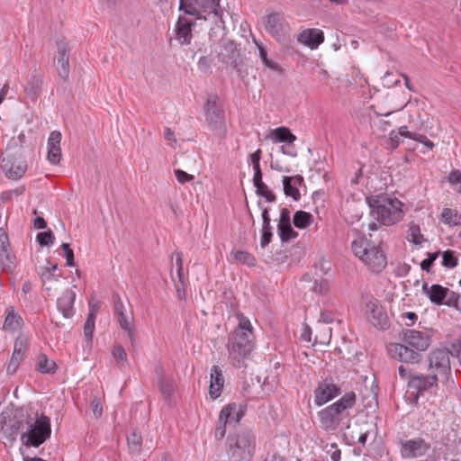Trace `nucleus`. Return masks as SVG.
I'll return each instance as SVG.
<instances>
[{
	"instance_id": "obj_1",
	"label": "nucleus",
	"mask_w": 461,
	"mask_h": 461,
	"mask_svg": "<svg viewBox=\"0 0 461 461\" xmlns=\"http://www.w3.org/2000/svg\"><path fill=\"white\" fill-rule=\"evenodd\" d=\"M370 213L374 219L385 226L399 222L404 216L403 203L387 194H380L366 198Z\"/></svg>"
},
{
	"instance_id": "obj_2",
	"label": "nucleus",
	"mask_w": 461,
	"mask_h": 461,
	"mask_svg": "<svg viewBox=\"0 0 461 461\" xmlns=\"http://www.w3.org/2000/svg\"><path fill=\"white\" fill-rule=\"evenodd\" d=\"M356 393L348 392L339 400L321 410L318 412L321 427L326 431H335L340 422L348 418L349 411L356 405Z\"/></svg>"
},
{
	"instance_id": "obj_3",
	"label": "nucleus",
	"mask_w": 461,
	"mask_h": 461,
	"mask_svg": "<svg viewBox=\"0 0 461 461\" xmlns=\"http://www.w3.org/2000/svg\"><path fill=\"white\" fill-rule=\"evenodd\" d=\"M351 249L367 268L375 274L380 273L387 265V258L379 246L365 236H359L351 243Z\"/></svg>"
},
{
	"instance_id": "obj_4",
	"label": "nucleus",
	"mask_w": 461,
	"mask_h": 461,
	"mask_svg": "<svg viewBox=\"0 0 461 461\" xmlns=\"http://www.w3.org/2000/svg\"><path fill=\"white\" fill-rule=\"evenodd\" d=\"M51 434L50 419L38 411L32 413L26 430L21 434V440L27 447H39Z\"/></svg>"
},
{
	"instance_id": "obj_5",
	"label": "nucleus",
	"mask_w": 461,
	"mask_h": 461,
	"mask_svg": "<svg viewBox=\"0 0 461 461\" xmlns=\"http://www.w3.org/2000/svg\"><path fill=\"white\" fill-rule=\"evenodd\" d=\"M252 330H234L230 335L228 350L232 364L236 368L246 366L245 360L249 357L254 348Z\"/></svg>"
},
{
	"instance_id": "obj_6",
	"label": "nucleus",
	"mask_w": 461,
	"mask_h": 461,
	"mask_svg": "<svg viewBox=\"0 0 461 461\" xmlns=\"http://www.w3.org/2000/svg\"><path fill=\"white\" fill-rule=\"evenodd\" d=\"M32 413L24 412L23 410L3 411L0 413V432L4 436L14 441L18 433L26 428Z\"/></svg>"
},
{
	"instance_id": "obj_7",
	"label": "nucleus",
	"mask_w": 461,
	"mask_h": 461,
	"mask_svg": "<svg viewBox=\"0 0 461 461\" xmlns=\"http://www.w3.org/2000/svg\"><path fill=\"white\" fill-rule=\"evenodd\" d=\"M221 0H180L179 10L185 14L201 19L203 13L213 14L215 17L221 18L223 8Z\"/></svg>"
},
{
	"instance_id": "obj_8",
	"label": "nucleus",
	"mask_w": 461,
	"mask_h": 461,
	"mask_svg": "<svg viewBox=\"0 0 461 461\" xmlns=\"http://www.w3.org/2000/svg\"><path fill=\"white\" fill-rule=\"evenodd\" d=\"M450 357L452 348H436L428 355V370L432 374H438V377L447 380L451 375Z\"/></svg>"
},
{
	"instance_id": "obj_9",
	"label": "nucleus",
	"mask_w": 461,
	"mask_h": 461,
	"mask_svg": "<svg viewBox=\"0 0 461 461\" xmlns=\"http://www.w3.org/2000/svg\"><path fill=\"white\" fill-rule=\"evenodd\" d=\"M205 120L211 131L221 137L226 133L224 111L217 96L209 97L204 105Z\"/></svg>"
},
{
	"instance_id": "obj_10",
	"label": "nucleus",
	"mask_w": 461,
	"mask_h": 461,
	"mask_svg": "<svg viewBox=\"0 0 461 461\" xmlns=\"http://www.w3.org/2000/svg\"><path fill=\"white\" fill-rule=\"evenodd\" d=\"M265 30L279 42H285L289 38V24L282 13L272 12L263 17Z\"/></svg>"
},
{
	"instance_id": "obj_11",
	"label": "nucleus",
	"mask_w": 461,
	"mask_h": 461,
	"mask_svg": "<svg viewBox=\"0 0 461 461\" xmlns=\"http://www.w3.org/2000/svg\"><path fill=\"white\" fill-rule=\"evenodd\" d=\"M389 357L398 362L409 365L419 364L422 360L421 353L403 343H389L386 347Z\"/></svg>"
},
{
	"instance_id": "obj_12",
	"label": "nucleus",
	"mask_w": 461,
	"mask_h": 461,
	"mask_svg": "<svg viewBox=\"0 0 461 461\" xmlns=\"http://www.w3.org/2000/svg\"><path fill=\"white\" fill-rule=\"evenodd\" d=\"M428 297L430 302L436 305H447L448 307H455L460 311L458 301L461 297L459 293L449 290L440 285H432L429 286Z\"/></svg>"
},
{
	"instance_id": "obj_13",
	"label": "nucleus",
	"mask_w": 461,
	"mask_h": 461,
	"mask_svg": "<svg viewBox=\"0 0 461 461\" xmlns=\"http://www.w3.org/2000/svg\"><path fill=\"white\" fill-rule=\"evenodd\" d=\"M401 454L405 458H417L428 453L431 444L420 437L411 439H402Z\"/></svg>"
},
{
	"instance_id": "obj_14",
	"label": "nucleus",
	"mask_w": 461,
	"mask_h": 461,
	"mask_svg": "<svg viewBox=\"0 0 461 461\" xmlns=\"http://www.w3.org/2000/svg\"><path fill=\"white\" fill-rule=\"evenodd\" d=\"M439 378L438 374L429 372L428 375L414 374L408 381V387L416 392V395H423L425 392L438 388Z\"/></svg>"
},
{
	"instance_id": "obj_15",
	"label": "nucleus",
	"mask_w": 461,
	"mask_h": 461,
	"mask_svg": "<svg viewBox=\"0 0 461 461\" xmlns=\"http://www.w3.org/2000/svg\"><path fill=\"white\" fill-rule=\"evenodd\" d=\"M43 76L34 70L26 79L23 86V98L37 103L43 92Z\"/></svg>"
},
{
	"instance_id": "obj_16",
	"label": "nucleus",
	"mask_w": 461,
	"mask_h": 461,
	"mask_svg": "<svg viewBox=\"0 0 461 461\" xmlns=\"http://www.w3.org/2000/svg\"><path fill=\"white\" fill-rule=\"evenodd\" d=\"M402 342L418 352L426 351L430 345V338L426 333L415 330H405L400 334Z\"/></svg>"
},
{
	"instance_id": "obj_17",
	"label": "nucleus",
	"mask_w": 461,
	"mask_h": 461,
	"mask_svg": "<svg viewBox=\"0 0 461 461\" xmlns=\"http://www.w3.org/2000/svg\"><path fill=\"white\" fill-rule=\"evenodd\" d=\"M366 313L369 321L381 330L389 327L388 316L377 301H370L366 304Z\"/></svg>"
},
{
	"instance_id": "obj_18",
	"label": "nucleus",
	"mask_w": 461,
	"mask_h": 461,
	"mask_svg": "<svg viewBox=\"0 0 461 461\" xmlns=\"http://www.w3.org/2000/svg\"><path fill=\"white\" fill-rule=\"evenodd\" d=\"M219 57L222 62L240 72L242 58L240 50L237 49V44L233 41H228L223 44Z\"/></svg>"
},
{
	"instance_id": "obj_19",
	"label": "nucleus",
	"mask_w": 461,
	"mask_h": 461,
	"mask_svg": "<svg viewBox=\"0 0 461 461\" xmlns=\"http://www.w3.org/2000/svg\"><path fill=\"white\" fill-rule=\"evenodd\" d=\"M340 393L341 390L337 384L323 381L314 391V402L316 405L321 406Z\"/></svg>"
},
{
	"instance_id": "obj_20",
	"label": "nucleus",
	"mask_w": 461,
	"mask_h": 461,
	"mask_svg": "<svg viewBox=\"0 0 461 461\" xmlns=\"http://www.w3.org/2000/svg\"><path fill=\"white\" fill-rule=\"evenodd\" d=\"M56 43L59 54L56 62V69L59 77L65 81L68 78L70 73L69 49L68 47V43L62 40H57Z\"/></svg>"
},
{
	"instance_id": "obj_21",
	"label": "nucleus",
	"mask_w": 461,
	"mask_h": 461,
	"mask_svg": "<svg viewBox=\"0 0 461 461\" xmlns=\"http://www.w3.org/2000/svg\"><path fill=\"white\" fill-rule=\"evenodd\" d=\"M195 25V20L180 15L175 26L176 39L182 45L191 43L193 33L192 28Z\"/></svg>"
},
{
	"instance_id": "obj_22",
	"label": "nucleus",
	"mask_w": 461,
	"mask_h": 461,
	"mask_svg": "<svg viewBox=\"0 0 461 461\" xmlns=\"http://www.w3.org/2000/svg\"><path fill=\"white\" fill-rule=\"evenodd\" d=\"M297 41L311 50H315L324 41V33L320 29H305L299 33Z\"/></svg>"
},
{
	"instance_id": "obj_23",
	"label": "nucleus",
	"mask_w": 461,
	"mask_h": 461,
	"mask_svg": "<svg viewBox=\"0 0 461 461\" xmlns=\"http://www.w3.org/2000/svg\"><path fill=\"white\" fill-rule=\"evenodd\" d=\"M244 412L245 411L241 405L230 402L221 411L219 418L221 421L224 420L226 423L233 422L237 424L243 417Z\"/></svg>"
},
{
	"instance_id": "obj_24",
	"label": "nucleus",
	"mask_w": 461,
	"mask_h": 461,
	"mask_svg": "<svg viewBox=\"0 0 461 461\" xmlns=\"http://www.w3.org/2000/svg\"><path fill=\"white\" fill-rule=\"evenodd\" d=\"M76 299V293L71 290H66L57 300V308L62 316L66 319L71 318L74 314L73 304Z\"/></svg>"
},
{
	"instance_id": "obj_25",
	"label": "nucleus",
	"mask_w": 461,
	"mask_h": 461,
	"mask_svg": "<svg viewBox=\"0 0 461 461\" xmlns=\"http://www.w3.org/2000/svg\"><path fill=\"white\" fill-rule=\"evenodd\" d=\"M224 377L221 367L218 366H212L211 369V381L209 393L212 399L218 398L223 388Z\"/></svg>"
},
{
	"instance_id": "obj_26",
	"label": "nucleus",
	"mask_w": 461,
	"mask_h": 461,
	"mask_svg": "<svg viewBox=\"0 0 461 461\" xmlns=\"http://www.w3.org/2000/svg\"><path fill=\"white\" fill-rule=\"evenodd\" d=\"M258 207L262 209V234L260 239V246L266 248L270 242L273 237L272 228L270 225L269 210L267 207H262L260 202L258 203Z\"/></svg>"
},
{
	"instance_id": "obj_27",
	"label": "nucleus",
	"mask_w": 461,
	"mask_h": 461,
	"mask_svg": "<svg viewBox=\"0 0 461 461\" xmlns=\"http://www.w3.org/2000/svg\"><path fill=\"white\" fill-rule=\"evenodd\" d=\"M2 167L6 176L14 179L21 178L26 171V165H15L13 158H3Z\"/></svg>"
},
{
	"instance_id": "obj_28",
	"label": "nucleus",
	"mask_w": 461,
	"mask_h": 461,
	"mask_svg": "<svg viewBox=\"0 0 461 461\" xmlns=\"http://www.w3.org/2000/svg\"><path fill=\"white\" fill-rule=\"evenodd\" d=\"M230 439H232V443L239 446V447H243L252 452L255 451L256 438L254 434L249 429L240 431L235 438H230Z\"/></svg>"
},
{
	"instance_id": "obj_29",
	"label": "nucleus",
	"mask_w": 461,
	"mask_h": 461,
	"mask_svg": "<svg viewBox=\"0 0 461 461\" xmlns=\"http://www.w3.org/2000/svg\"><path fill=\"white\" fill-rule=\"evenodd\" d=\"M113 312L114 315L117 318L119 325H124L127 327L128 321H133V317L131 314H126V309L120 295L117 293L113 294Z\"/></svg>"
},
{
	"instance_id": "obj_30",
	"label": "nucleus",
	"mask_w": 461,
	"mask_h": 461,
	"mask_svg": "<svg viewBox=\"0 0 461 461\" xmlns=\"http://www.w3.org/2000/svg\"><path fill=\"white\" fill-rule=\"evenodd\" d=\"M228 441L230 442L228 450L230 461H251L254 452L243 447H239V446L232 443V439H230V437L228 438Z\"/></svg>"
},
{
	"instance_id": "obj_31",
	"label": "nucleus",
	"mask_w": 461,
	"mask_h": 461,
	"mask_svg": "<svg viewBox=\"0 0 461 461\" xmlns=\"http://www.w3.org/2000/svg\"><path fill=\"white\" fill-rule=\"evenodd\" d=\"M23 324V318L14 311L13 306H9L4 322V329L14 331L20 329Z\"/></svg>"
},
{
	"instance_id": "obj_32",
	"label": "nucleus",
	"mask_w": 461,
	"mask_h": 461,
	"mask_svg": "<svg viewBox=\"0 0 461 461\" xmlns=\"http://www.w3.org/2000/svg\"><path fill=\"white\" fill-rule=\"evenodd\" d=\"M28 347V339L24 336H19L16 338L14 346V352L11 357V361L20 365L23 359L24 352Z\"/></svg>"
},
{
	"instance_id": "obj_33",
	"label": "nucleus",
	"mask_w": 461,
	"mask_h": 461,
	"mask_svg": "<svg viewBox=\"0 0 461 461\" xmlns=\"http://www.w3.org/2000/svg\"><path fill=\"white\" fill-rule=\"evenodd\" d=\"M127 444L131 455H140L142 448V437L136 429L127 436Z\"/></svg>"
},
{
	"instance_id": "obj_34",
	"label": "nucleus",
	"mask_w": 461,
	"mask_h": 461,
	"mask_svg": "<svg viewBox=\"0 0 461 461\" xmlns=\"http://www.w3.org/2000/svg\"><path fill=\"white\" fill-rule=\"evenodd\" d=\"M255 43H256L258 50V57L260 58L264 66L272 71L281 72L282 71L281 67L274 60L268 59L267 50L266 47L263 46V44H261L259 42L255 41Z\"/></svg>"
},
{
	"instance_id": "obj_35",
	"label": "nucleus",
	"mask_w": 461,
	"mask_h": 461,
	"mask_svg": "<svg viewBox=\"0 0 461 461\" xmlns=\"http://www.w3.org/2000/svg\"><path fill=\"white\" fill-rule=\"evenodd\" d=\"M37 370L41 374H54L57 365L53 360L48 359L45 354H40L37 359Z\"/></svg>"
},
{
	"instance_id": "obj_36",
	"label": "nucleus",
	"mask_w": 461,
	"mask_h": 461,
	"mask_svg": "<svg viewBox=\"0 0 461 461\" xmlns=\"http://www.w3.org/2000/svg\"><path fill=\"white\" fill-rule=\"evenodd\" d=\"M271 137L279 142L292 143L296 137L286 127H279L271 132Z\"/></svg>"
},
{
	"instance_id": "obj_37",
	"label": "nucleus",
	"mask_w": 461,
	"mask_h": 461,
	"mask_svg": "<svg viewBox=\"0 0 461 461\" xmlns=\"http://www.w3.org/2000/svg\"><path fill=\"white\" fill-rule=\"evenodd\" d=\"M15 257L11 253L10 248L0 249V266L3 271H12L15 266Z\"/></svg>"
},
{
	"instance_id": "obj_38",
	"label": "nucleus",
	"mask_w": 461,
	"mask_h": 461,
	"mask_svg": "<svg viewBox=\"0 0 461 461\" xmlns=\"http://www.w3.org/2000/svg\"><path fill=\"white\" fill-rule=\"evenodd\" d=\"M440 220L447 225L456 226L461 223V215H458L456 210L445 208L441 212Z\"/></svg>"
},
{
	"instance_id": "obj_39",
	"label": "nucleus",
	"mask_w": 461,
	"mask_h": 461,
	"mask_svg": "<svg viewBox=\"0 0 461 461\" xmlns=\"http://www.w3.org/2000/svg\"><path fill=\"white\" fill-rule=\"evenodd\" d=\"M230 255L232 256L233 259L239 263V264H244L249 267H253L256 265V258L255 257L249 253L248 251L243 250H232L230 252Z\"/></svg>"
},
{
	"instance_id": "obj_40",
	"label": "nucleus",
	"mask_w": 461,
	"mask_h": 461,
	"mask_svg": "<svg viewBox=\"0 0 461 461\" xmlns=\"http://www.w3.org/2000/svg\"><path fill=\"white\" fill-rule=\"evenodd\" d=\"M157 373L158 375V388L161 394L167 401L170 400L171 394L173 393V385L171 382L167 381L162 373L161 368L157 369Z\"/></svg>"
},
{
	"instance_id": "obj_41",
	"label": "nucleus",
	"mask_w": 461,
	"mask_h": 461,
	"mask_svg": "<svg viewBox=\"0 0 461 461\" xmlns=\"http://www.w3.org/2000/svg\"><path fill=\"white\" fill-rule=\"evenodd\" d=\"M313 217L310 212L304 211H297L294 214L293 222L298 229H304L308 227L312 221Z\"/></svg>"
},
{
	"instance_id": "obj_42",
	"label": "nucleus",
	"mask_w": 461,
	"mask_h": 461,
	"mask_svg": "<svg viewBox=\"0 0 461 461\" xmlns=\"http://www.w3.org/2000/svg\"><path fill=\"white\" fill-rule=\"evenodd\" d=\"M284 193L286 196H291L294 201H298L301 197L300 192L294 185H293V178L284 176L283 178Z\"/></svg>"
},
{
	"instance_id": "obj_43",
	"label": "nucleus",
	"mask_w": 461,
	"mask_h": 461,
	"mask_svg": "<svg viewBox=\"0 0 461 461\" xmlns=\"http://www.w3.org/2000/svg\"><path fill=\"white\" fill-rule=\"evenodd\" d=\"M277 231L282 242H287L297 236V232L294 230L291 223L278 224Z\"/></svg>"
},
{
	"instance_id": "obj_44",
	"label": "nucleus",
	"mask_w": 461,
	"mask_h": 461,
	"mask_svg": "<svg viewBox=\"0 0 461 461\" xmlns=\"http://www.w3.org/2000/svg\"><path fill=\"white\" fill-rule=\"evenodd\" d=\"M408 234L410 237V241L415 245H420L423 241H425L423 235L420 233V228L417 224H411L409 227Z\"/></svg>"
},
{
	"instance_id": "obj_45",
	"label": "nucleus",
	"mask_w": 461,
	"mask_h": 461,
	"mask_svg": "<svg viewBox=\"0 0 461 461\" xmlns=\"http://www.w3.org/2000/svg\"><path fill=\"white\" fill-rule=\"evenodd\" d=\"M95 312H89L87 319L84 325V335L88 341H92L93 334L95 330Z\"/></svg>"
},
{
	"instance_id": "obj_46",
	"label": "nucleus",
	"mask_w": 461,
	"mask_h": 461,
	"mask_svg": "<svg viewBox=\"0 0 461 461\" xmlns=\"http://www.w3.org/2000/svg\"><path fill=\"white\" fill-rule=\"evenodd\" d=\"M206 51H202V49H198L194 54V58L198 55V53L204 54ZM212 65V59H210L208 56L202 55L198 59L197 66L200 71L202 72H208Z\"/></svg>"
},
{
	"instance_id": "obj_47",
	"label": "nucleus",
	"mask_w": 461,
	"mask_h": 461,
	"mask_svg": "<svg viewBox=\"0 0 461 461\" xmlns=\"http://www.w3.org/2000/svg\"><path fill=\"white\" fill-rule=\"evenodd\" d=\"M256 194L258 196H262L266 199L267 202L274 203L276 202V195L268 189V186L265 184H259L255 185Z\"/></svg>"
},
{
	"instance_id": "obj_48",
	"label": "nucleus",
	"mask_w": 461,
	"mask_h": 461,
	"mask_svg": "<svg viewBox=\"0 0 461 461\" xmlns=\"http://www.w3.org/2000/svg\"><path fill=\"white\" fill-rule=\"evenodd\" d=\"M311 289L317 294H326L330 289V283L327 279L321 278L320 280H315L313 282Z\"/></svg>"
},
{
	"instance_id": "obj_49",
	"label": "nucleus",
	"mask_w": 461,
	"mask_h": 461,
	"mask_svg": "<svg viewBox=\"0 0 461 461\" xmlns=\"http://www.w3.org/2000/svg\"><path fill=\"white\" fill-rule=\"evenodd\" d=\"M457 258L453 250H446L442 253V265L447 268H453L457 265Z\"/></svg>"
},
{
	"instance_id": "obj_50",
	"label": "nucleus",
	"mask_w": 461,
	"mask_h": 461,
	"mask_svg": "<svg viewBox=\"0 0 461 461\" xmlns=\"http://www.w3.org/2000/svg\"><path fill=\"white\" fill-rule=\"evenodd\" d=\"M37 241L41 246L49 247L54 242V236L50 230L37 234Z\"/></svg>"
},
{
	"instance_id": "obj_51",
	"label": "nucleus",
	"mask_w": 461,
	"mask_h": 461,
	"mask_svg": "<svg viewBox=\"0 0 461 461\" xmlns=\"http://www.w3.org/2000/svg\"><path fill=\"white\" fill-rule=\"evenodd\" d=\"M440 251L435 253H428V258L423 259L420 263V268L428 273L430 272L434 261L438 258Z\"/></svg>"
},
{
	"instance_id": "obj_52",
	"label": "nucleus",
	"mask_w": 461,
	"mask_h": 461,
	"mask_svg": "<svg viewBox=\"0 0 461 461\" xmlns=\"http://www.w3.org/2000/svg\"><path fill=\"white\" fill-rule=\"evenodd\" d=\"M60 158H61L60 146H59V147L53 146V147L48 148V159L51 164L57 165L59 162Z\"/></svg>"
},
{
	"instance_id": "obj_53",
	"label": "nucleus",
	"mask_w": 461,
	"mask_h": 461,
	"mask_svg": "<svg viewBox=\"0 0 461 461\" xmlns=\"http://www.w3.org/2000/svg\"><path fill=\"white\" fill-rule=\"evenodd\" d=\"M112 354L113 357L118 361V363L122 362V365L127 363V354L121 345H116L113 347L112 350Z\"/></svg>"
},
{
	"instance_id": "obj_54",
	"label": "nucleus",
	"mask_w": 461,
	"mask_h": 461,
	"mask_svg": "<svg viewBox=\"0 0 461 461\" xmlns=\"http://www.w3.org/2000/svg\"><path fill=\"white\" fill-rule=\"evenodd\" d=\"M61 248L63 249L64 254L66 257V265L68 267L74 266L75 265L74 251L70 248L69 244L64 242V243H62Z\"/></svg>"
},
{
	"instance_id": "obj_55",
	"label": "nucleus",
	"mask_w": 461,
	"mask_h": 461,
	"mask_svg": "<svg viewBox=\"0 0 461 461\" xmlns=\"http://www.w3.org/2000/svg\"><path fill=\"white\" fill-rule=\"evenodd\" d=\"M40 276L43 285H46L48 283H50L52 281H58L59 277V275L51 273L50 271L46 270L45 268L41 270Z\"/></svg>"
},
{
	"instance_id": "obj_56",
	"label": "nucleus",
	"mask_w": 461,
	"mask_h": 461,
	"mask_svg": "<svg viewBox=\"0 0 461 461\" xmlns=\"http://www.w3.org/2000/svg\"><path fill=\"white\" fill-rule=\"evenodd\" d=\"M174 172L177 181L181 184L190 182L194 178L193 175L187 174L186 172L181 169H176Z\"/></svg>"
},
{
	"instance_id": "obj_57",
	"label": "nucleus",
	"mask_w": 461,
	"mask_h": 461,
	"mask_svg": "<svg viewBox=\"0 0 461 461\" xmlns=\"http://www.w3.org/2000/svg\"><path fill=\"white\" fill-rule=\"evenodd\" d=\"M132 321H128V325H127V327H125L124 325H121L120 327H121L124 331H126V332H127V334H128V338H129V339L131 340V345H132V346H134L135 341H136L137 333H136V331H135V330H134L133 326L131 325V322H132Z\"/></svg>"
},
{
	"instance_id": "obj_58",
	"label": "nucleus",
	"mask_w": 461,
	"mask_h": 461,
	"mask_svg": "<svg viewBox=\"0 0 461 461\" xmlns=\"http://www.w3.org/2000/svg\"><path fill=\"white\" fill-rule=\"evenodd\" d=\"M61 137V133L59 131H51L48 140V148L53 146L59 147L60 144Z\"/></svg>"
},
{
	"instance_id": "obj_59",
	"label": "nucleus",
	"mask_w": 461,
	"mask_h": 461,
	"mask_svg": "<svg viewBox=\"0 0 461 461\" xmlns=\"http://www.w3.org/2000/svg\"><path fill=\"white\" fill-rule=\"evenodd\" d=\"M176 257V266L177 276L180 282H183V254L181 252H176L175 254Z\"/></svg>"
},
{
	"instance_id": "obj_60",
	"label": "nucleus",
	"mask_w": 461,
	"mask_h": 461,
	"mask_svg": "<svg viewBox=\"0 0 461 461\" xmlns=\"http://www.w3.org/2000/svg\"><path fill=\"white\" fill-rule=\"evenodd\" d=\"M228 423L224 422V420L221 421L219 420L218 425L215 429V438L216 439H222L226 433V425Z\"/></svg>"
},
{
	"instance_id": "obj_61",
	"label": "nucleus",
	"mask_w": 461,
	"mask_h": 461,
	"mask_svg": "<svg viewBox=\"0 0 461 461\" xmlns=\"http://www.w3.org/2000/svg\"><path fill=\"white\" fill-rule=\"evenodd\" d=\"M9 238L4 228H0V249H9Z\"/></svg>"
},
{
	"instance_id": "obj_62",
	"label": "nucleus",
	"mask_w": 461,
	"mask_h": 461,
	"mask_svg": "<svg viewBox=\"0 0 461 461\" xmlns=\"http://www.w3.org/2000/svg\"><path fill=\"white\" fill-rule=\"evenodd\" d=\"M447 181L451 185H456L457 183H461V171H459V170H452L448 174Z\"/></svg>"
},
{
	"instance_id": "obj_63",
	"label": "nucleus",
	"mask_w": 461,
	"mask_h": 461,
	"mask_svg": "<svg viewBox=\"0 0 461 461\" xmlns=\"http://www.w3.org/2000/svg\"><path fill=\"white\" fill-rule=\"evenodd\" d=\"M93 413L95 417H100L103 413V407L100 403L99 399L95 398L91 402Z\"/></svg>"
},
{
	"instance_id": "obj_64",
	"label": "nucleus",
	"mask_w": 461,
	"mask_h": 461,
	"mask_svg": "<svg viewBox=\"0 0 461 461\" xmlns=\"http://www.w3.org/2000/svg\"><path fill=\"white\" fill-rule=\"evenodd\" d=\"M260 158H261V149H258L250 155V161L252 163L253 168L260 167Z\"/></svg>"
}]
</instances>
